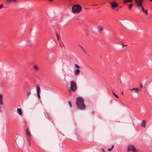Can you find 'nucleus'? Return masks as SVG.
Returning a JSON list of instances; mask_svg holds the SVG:
<instances>
[{
  "mask_svg": "<svg viewBox=\"0 0 152 152\" xmlns=\"http://www.w3.org/2000/svg\"><path fill=\"white\" fill-rule=\"evenodd\" d=\"M76 104L77 108L81 110L86 109V106L84 103V99L82 97H78L76 99Z\"/></svg>",
  "mask_w": 152,
  "mask_h": 152,
  "instance_id": "nucleus-1",
  "label": "nucleus"
},
{
  "mask_svg": "<svg viewBox=\"0 0 152 152\" xmlns=\"http://www.w3.org/2000/svg\"><path fill=\"white\" fill-rule=\"evenodd\" d=\"M143 0H135V2L138 7H141L142 12L146 15L148 14V10H145L142 6Z\"/></svg>",
  "mask_w": 152,
  "mask_h": 152,
  "instance_id": "nucleus-2",
  "label": "nucleus"
},
{
  "mask_svg": "<svg viewBox=\"0 0 152 152\" xmlns=\"http://www.w3.org/2000/svg\"><path fill=\"white\" fill-rule=\"evenodd\" d=\"M81 10V7L79 5H74L72 7V12L73 13H79Z\"/></svg>",
  "mask_w": 152,
  "mask_h": 152,
  "instance_id": "nucleus-3",
  "label": "nucleus"
},
{
  "mask_svg": "<svg viewBox=\"0 0 152 152\" xmlns=\"http://www.w3.org/2000/svg\"><path fill=\"white\" fill-rule=\"evenodd\" d=\"M70 90L73 92H75L77 89V86L76 83L73 81H72L70 83Z\"/></svg>",
  "mask_w": 152,
  "mask_h": 152,
  "instance_id": "nucleus-4",
  "label": "nucleus"
},
{
  "mask_svg": "<svg viewBox=\"0 0 152 152\" xmlns=\"http://www.w3.org/2000/svg\"><path fill=\"white\" fill-rule=\"evenodd\" d=\"M127 150L129 151L138 152V151L135 149L134 146L132 145H130L127 146Z\"/></svg>",
  "mask_w": 152,
  "mask_h": 152,
  "instance_id": "nucleus-5",
  "label": "nucleus"
},
{
  "mask_svg": "<svg viewBox=\"0 0 152 152\" xmlns=\"http://www.w3.org/2000/svg\"><path fill=\"white\" fill-rule=\"evenodd\" d=\"M109 4L111 5V8L114 9L115 8L118 7V4L115 2H110Z\"/></svg>",
  "mask_w": 152,
  "mask_h": 152,
  "instance_id": "nucleus-6",
  "label": "nucleus"
},
{
  "mask_svg": "<svg viewBox=\"0 0 152 152\" xmlns=\"http://www.w3.org/2000/svg\"><path fill=\"white\" fill-rule=\"evenodd\" d=\"M26 134L27 136L29 137H30L31 134L29 132L28 128L27 127L26 130Z\"/></svg>",
  "mask_w": 152,
  "mask_h": 152,
  "instance_id": "nucleus-7",
  "label": "nucleus"
},
{
  "mask_svg": "<svg viewBox=\"0 0 152 152\" xmlns=\"http://www.w3.org/2000/svg\"><path fill=\"white\" fill-rule=\"evenodd\" d=\"M37 93H40V89L39 87V86L38 85H37Z\"/></svg>",
  "mask_w": 152,
  "mask_h": 152,
  "instance_id": "nucleus-8",
  "label": "nucleus"
},
{
  "mask_svg": "<svg viewBox=\"0 0 152 152\" xmlns=\"http://www.w3.org/2000/svg\"><path fill=\"white\" fill-rule=\"evenodd\" d=\"M146 124V121L145 120H143L142 121L141 124V126L143 127H145Z\"/></svg>",
  "mask_w": 152,
  "mask_h": 152,
  "instance_id": "nucleus-9",
  "label": "nucleus"
},
{
  "mask_svg": "<svg viewBox=\"0 0 152 152\" xmlns=\"http://www.w3.org/2000/svg\"><path fill=\"white\" fill-rule=\"evenodd\" d=\"M133 0H124L123 1V3L126 4L127 3H131L132 2Z\"/></svg>",
  "mask_w": 152,
  "mask_h": 152,
  "instance_id": "nucleus-10",
  "label": "nucleus"
},
{
  "mask_svg": "<svg viewBox=\"0 0 152 152\" xmlns=\"http://www.w3.org/2000/svg\"><path fill=\"white\" fill-rule=\"evenodd\" d=\"M17 112L20 115H22V112L20 109L17 108Z\"/></svg>",
  "mask_w": 152,
  "mask_h": 152,
  "instance_id": "nucleus-11",
  "label": "nucleus"
},
{
  "mask_svg": "<svg viewBox=\"0 0 152 152\" xmlns=\"http://www.w3.org/2000/svg\"><path fill=\"white\" fill-rule=\"evenodd\" d=\"M80 72V70L78 69H77L75 71V75H78Z\"/></svg>",
  "mask_w": 152,
  "mask_h": 152,
  "instance_id": "nucleus-12",
  "label": "nucleus"
},
{
  "mask_svg": "<svg viewBox=\"0 0 152 152\" xmlns=\"http://www.w3.org/2000/svg\"><path fill=\"white\" fill-rule=\"evenodd\" d=\"M130 90L131 91L134 90L135 91V92L137 93L138 91V89L137 88H133L132 89H130Z\"/></svg>",
  "mask_w": 152,
  "mask_h": 152,
  "instance_id": "nucleus-13",
  "label": "nucleus"
},
{
  "mask_svg": "<svg viewBox=\"0 0 152 152\" xmlns=\"http://www.w3.org/2000/svg\"><path fill=\"white\" fill-rule=\"evenodd\" d=\"M30 137L29 138H27V140H28V145L29 146H31V142L30 141Z\"/></svg>",
  "mask_w": 152,
  "mask_h": 152,
  "instance_id": "nucleus-14",
  "label": "nucleus"
},
{
  "mask_svg": "<svg viewBox=\"0 0 152 152\" xmlns=\"http://www.w3.org/2000/svg\"><path fill=\"white\" fill-rule=\"evenodd\" d=\"M114 147V145H112L111 147L110 148H108V151L109 152L111 151L112 150L113 148Z\"/></svg>",
  "mask_w": 152,
  "mask_h": 152,
  "instance_id": "nucleus-15",
  "label": "nucleus"
},
{
  "mask_svg": "<svg viewBox=\"0 0 152 152\" xmlns=\"http://www.w3.org/2000/svg\"><path fill=\"white\" fill-rule=\"evenodd\" d=\"M132 6L133 4H131L129 5V10H131L132 9Z\"/></svg>",
  "mask_w": 152,
  "mask_h": 152,
  "instance_id": "nucleus-16",
  "label": "nucleus"
},
{
  "mask_svg": "<svg viewBox=\"0 0 152 152\" xmlns=\"http://www.w3.org/2000/svg\"><path fill=\"white\" fill-rule=\"evenodd\" d=\"M31 92H30V91H28V92H27V99H28L29 96L31 94Z\"/></svg>",
  "mask_w": 152,
  "mask_h": 152,
  "instance_id": "nucleus-17",
  "label": "nucleus"
},
{
  "mask_svg": "<svg viewBox=\"0 0 152 152\" xmlns=\"http://www.w3.org/2000/svg\"><path fill=\"white\" fill-rule=\"evenodd\" d=\"M34 68L36 70H38V67L37 66H36V65H35L34 66Z\"/></svg>",
  "mask_w": 152,
  "mask_h": 152,
  "instance_id": "nucleus-18",
  "label": "nucleus"
},
{
  "mask_svg": "<svg viewBox=\"0 0 152 152\" xmlns=\"http://www.w3.org/2000/svg\"><path fill=\"white\" fill-rule=\"evenodd\" d=\"M68 103L70 107H72V105L70 101H68Z\"/></svg>",
  "mask_w": 152,
  "mask_h": 152,
  "instance_id": "nucleus-19",
  "label": "nucleus"
},
{
  "mask_svg": "<svg viewBox=\"0 0 152 152\" xmlns=\"http://www.w3.org/2000/svg\"><path fill=\"white\" fill-rule=\"evenodd\" d=\"M79 46L81 48H82V49L83 50V51H84L85 52V53H86V52L85 51V49H84V48H83L82 46H80V45H79Z\"/></svg>",
  "mask_w": 152,
  "mask_h": 152,
  "instance_id": "nucleus-20",
  "label": "nucleus"
},
{
  "mask_svg": "<svg viewBox=\"0 0 152 152\" xmlns=\"http://www.w3.org/2000/svg\"><path fill=\"white\" fill-rule=\"evenodd\" d=\"M75 67H76L77 68H80L79 66L76 64H75Z\"/></svg>",
  "mask_w": 152,
  "mask_h": 152,
  "instance_id": "nucleus-21",
  "label": "nucleus"
},
{
  "mask_svg": "<svg viewBox=\"0 0 152 152\" xmlns=\"http://www.w3.org/2000/svg\"><path fill=\"white\" fill-rule=\"evenodd\" d=\"M60 45L61 46V47H64V49L65 48V46H64V44H63L62 43V44H61V43H60Z\"/></svg>",
  "mask_w": 152,
  "mask_h": 152,
  "instance_id": "nucleus-22",
  "label": "nucleus"
},
{
  "mask_svg": "<svg viewBox=\"0 0 152 152\" xmlns=\"http://www.w3.org/2000/svg\"><path fill=\"white\" fill-rule=\"evenodd\" d=\"M115 96L116 98H117V99H118L119 98L118 96L116 94H114L113 95Z\"/></svg>",
  "mask_w": 152,
  "mask_h": 152,
  "instance_id": "nucleus-23",
  "label": "nucleus"
},
{
  "mask_svg": "<svg viewBox=\"0 0 152 152\" xmlns=\"http://www.w3.org/2000/svg\"><path fill=\"white\" fill-rule=\"evenodd\" d=\"M40 93H37V96H38V98L39 99H40Z\"/></svg>",
  "mask_w": 152,
  "mask_h": 152,
  "instance_id": "nucleus-24",
  "label": "nucleus"
},
{
  "mask_svg": "<svg viewBox=\"0 0 152 152\" xmlns=\"http://www.w3.org/2000/svg\"><path fill=\"white\" fill-rule=\"evenodd\" d=\"M3 4H1L0 5V9L3 8Z\"/></svg>",
  "mask_w": 152,
  "mask_h": 152,
  "instance_id": "nucleus-25",
  "label": "nucleus"
},
{
  "mask_svg": "<svg viewBox=\"0 0 152 152\" xmlns=\"http://www.w3.org/2000/svg\"><path fill=\"white\" fill-rule=\"evenodd\" d=\"M56 35L57 37V38L58 39V40H59V36H58V34H56Z\"/></svg>",
  "mask_w": 152,
  "mask_h": 152,
  "instance_id": "nucleus-26",
  "label": "nucleus"
},
{
  "mask_svg": "<svg viewBox=\"0 0 152 152\" xmlns=\"http://www.w3.org/2000/svg\"><path fill=\"white\" fill-rule=\"evenodd\" d=\"M101 150L102 152H105V151L103 148H101Z\"/></svg>",
  "mask_w": 152,
  "mask_h": 152,
  "instance_id": "nucleus-27",
  "label": "nucleus"
},
{
  "mask_svg": "<svg viewBox=\"0 0 152 152\" xmlns=\"http://www.w3.org/2000/svg\"><path fill=\"white\" fill-rule=\"evenodd\" d=\"M122 45H123L122 47H124V46H127V45H124V44L123 43H122Z\"/></svg>",
  "mask_w": 152,
  "mask_h": 152,
  "instance_id": "nucleus-28",
  "label": "nucleus"
},
{
  "mask_svg": "<svg viewBox=\"0 0 152 152\" xmlns=\"http://www.w3.org/2000/svg\"><path fill=\"white\" fill-rule=\"evenodd\" d=\"M7 0V1L8 2H12V0Z\"/></svg>",
  "mask_w": 152,
  "mask_h": 152,
  "instance_id": "nucleus-29",
  "label": "nucleus"
},
{
  "mask_svg": "<svg viewBox=\"0 0 152 152\" xmlns=\"http://www.w3.org/2000/svg\"><path fill=\"white\" fill-rule=\"evenodd\" d=\"M103 28L102 27H101L99 29V31H102L103 30Z\"/></svg>",
  "mask_w": 152,
  "mask_h": 152,
  "instance_id": "nucleus-30",
  "label": "nucleus"
},
{
  "mask_svg": "<svg viewBox=\"0 0 152 152\" xmlns=\"http://www.w3.org/2000/svg\"><path fill=\"white\" fill-rule=\"evenodd\" d=\"M24 123H25V127H26L27 126V124H26V122H24Z\"/></svg>",
  "mask_w": 152,
  "mask_h": 152,
  "instance_id": "nucleus-31",
  "label": "nucleus"
},
{
  "mask_svg": "<svg viewBox=\"0 0 152 152\" xmlns=\"http://www.w3.org/2000/svg\"><path fill=\"white\" fill-rule=\"evenodd\" d=\"M140 86L141 88H142L143 86L142 84L141 83L140 84Z\"/></svg>",
  "mask_w": 152,
  "mask_h": 152,
  "instance_id": "nucleus-32",
  "label": "nucleus"
},
{
  "mask_svg": "<svg viewBox=\"0 0 152 152\" xmlns=\"http://www.w3.org/2000/svg\"><path fill=\"white\" fill-rule=\"evenodd\" d=\"M17 0H12V1H14V2H15V1H16Z\"/></svg>",
  "mask_w": 152,
  "mask_h": 152,
  "instance_id": "nucleus-33",
  "label": "nucleus"
},
{
  "mask_svg": "<svg viewBox=\"0 0 152 152\" xmlns=\"http://www.w3.org/2000/svg\"><path fill=\"white\" fill-rule=\"evenodd\" d=\"M92 6H97V4H93L92 5Z\"/></svg>",
  "mask_w": 152,
  "mask_h": 152,
  "instance_id": "nucleus-34",
  "label": "nucleus"
},
{
  "mask_svg": "<svg viewBox=\"0 0 152 152\" xmlns=\"http://www.w3.org/2000/svg\"><path fill=\"white\" fill-rule=\"evenodd\" d=\"M48 0L50 2H52L53 1V0Z\"/></svg>",
  "mask_w": 152,
  "mask_h": 152,
  "instance_id": "nucleus-35",
  "label": "nucleus"
},
{
  "mask_svg": "<svg viewBox=\"0 0 152 152\" xmlns=\"http://www.w3.org/2000/svg\"><path fill=\"white\" fill-rule=\"evenodd\" d=\"M91 113L93 114H94V111H92V112H91Z\"/></svg>",
  "mask_w": 152,
  "mask_h": 152,
  "instance_id": "nucleus-36",
  "label": "nucleus"
},
{
  "mask_svg": "<svg viewBox=\"0 0 152 152\" xmlns=\"http://www.w3.org/2000/svg\"><path fill=\"white\" fill-rule=\"evenodd\" d=\"M112 92H113V95H114V94H115V93L113 91H112Z\"/></svg>",
  "mask_w": 152,
  "mask_h": 152,
  "instance_id": "nucleus-37",
  "label": "nucleus"
},
{
  "mask_svg": "<svg viewBox=\"0 0 152 152\" xmlns=\"http://www.w3.org/2000/svg\"><path fill=\"white\" fill-rule=\"evenodd\" d=\"M122 94H123V92H122V93H121Z\"/></svg>",
  "mask_w": 152,
  "mask_h": 152,
  "instance_id": "nucleus-38",
  "label": "nucleus"
},
{
  "mask_svg": "<svg viewBox=\"0 0 152 152\" xmlns=\"http://www.w3.org/2000/svg\"><path fill=\"white\" fill-rule=\"evenodd\" d=\"M69 92H70V90H69Z\"/></svg>",
  "mask_w": 152,
  "mask_h": 152,
  "instance_id": "nucleus-39",
  "label": "nucleus"
},
{
  "mask_svg": "<svg viewBox=\"0 0 152 152\" xmlns=\"http://www.w3.org/2000/svg\"><path fill=\"white\" fill-rule=\"evenodd\" d=\"M149 1L151 2H152V1H151V0H149Z\"/></svg>",
  "mask_w": 152,
  "mask_h": 152,
  "instance_id": "nucleus-40",
  "label": "nucleus"
}]
</instances>
